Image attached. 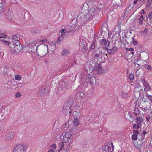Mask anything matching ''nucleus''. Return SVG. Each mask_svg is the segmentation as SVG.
<instances>
[{"instance_id":"nucleus-62","label":"nucleus","mask_w":152,"mask_h":152,"mask_svg":"<svg viewBox=\"0 0 152 152\" xmlns=\"http://www.w3.org/2000/svg\"><path fill=\"white\" fill-rule=\"evenodd\" d=\"M137 124H134L133 126V127H132L134 129H135L137 128Z\"/></svg>"},{"instance_id":"nucleus-57","label":"nucleus","mask_w":152,"mask_h":152,"mask_svg":"<svg viewBox=\"0 0 152 152\" xmlns=\"http://www.w3.org/2000/svg\"><path fill=\"white\" fill-rule=\"evenodd\" d=\"M145 67L146 69L149 70H150L151 69V67L149 65H146L145 66Z\"/></svg>"},{"instance_id":"nucleus-35","label":"nucleus","mask_w":152,"mask_h":152,"mask_svg":"<svg viewBox=\"0 0 152 152\" xmlns=\"http://www.w3.org/2000/svg\"><path fill=\"white\" fill-rule=\"evenodd\" d=\"M63 37L61 36V37H59L58 39H57V42H55L54 43V45H56V44H55L56 43H57L58 44H59L61 40H63Z\"/></svg>"},{"instance_id":"nucleus-60","label":"nucleus","mask_w":152,"mask_h":152,"mask_svg":"<svg viewBox=\"0 0 152 152\" xmlns=\"http://www.w3.org/2000/svg\"><path fill=\"white\" fill-rule=\"evenodd\" d=\"M5 36L2 33H0V38H4Z\"/></svg>"},{"instance_id":"nucleus-48","label":"nucleus","mask_w":152,"mask_h":152,"mask_svg":"<svg viewBox=\"0 0 152 152\" xmlns=\"http://www.w3.org/2000/svg\"><path fill=\"white\" fill-rule=\"evenodd\" d=\"M146 97H148L151 101H152V96L149 95L148 94H146Z\"/></svg>"},{"instance_id":"nucleus-33","label":"nucleus","mask_w":152,"mask_h":152,"mask_svg":"<svg viewBox=\"0 0 152 152\" xmlns=\"http://www.w3.org/2000/svg\"><path fill=\"white\" fill-rule=\"evenodd\" d=\"M15 80L18 81L20 80L21 79V77L20 75L18 74L15 75Z\"/></svg>"},{"instance_id":"nucleus-47","label":"nucleus","mask_w":152,"mask_h":152,"mask_svg":"<svg viewBox=\"0 0 152 152\" xmlns=\"http://www.w3.org/2000/svg\"><path fill=\"white\" fill-rule=\"evenodd\" d=\"M8 71L7 70L6 71H5V70H4L3 71V75L5 76L8 75Z\"/></svg>"},{"instance_id":"nucleus-27","label":"nucleus","mask_w":152,"mask_h":152,"mask_svg":"<svg viewBox=\"0 0 152 152\" xmlns=\"http://www.w3.org/2000/svg\"><path fill=\"white\" fill-rule=\"evenodd\" d=\"M30 32L33 34L38 33L39 32V30L37 28H33L31 30Z\"/></svg>"},{"instance_id":"nucleus-59","label":"nucleus","mask_w":152,"mask_h":152,"mask_svg":"<svg viewBox=\"0 0 152 152\" xmlns=\"http://www.w3.org/2000/svg\"><path fill=\"white\" fill-rule=\"evenodd\" d=\"M132 42L134 44V43H135V44L137 43V42L136 40H135L134 39V37L132 38Z\"/></svg>"},{"instance_id":"nucleus-64","label":"nucleus","mask_w":152,"mask_h":152,"mask_svg":"<svg viewBox=\"0 0 152 152\" xmlns=\"http://www.w3.org/2000/svg\"><path fill=\"white\" fill-rule=\"evenodd\" d=\"M139 138H138V140H140V141H143V140H144L143 139H142V137L140 136H139Z\"/></svg>"},{"instance_id":"nucleus-49","label":"nucleus","mask_w":152,"mask_h":152,"mask_svg":"<svg viewBox=\"0 0 152 152\" xmlns=\"http://www.w3.org/2000/svg\"><path fill=\"white\" fill-rule=\"evenodd\" d=\"M107 152H109L110 151H112L111 150V147L110 146H109L108 145H107Z\"/></svg>"},{"instance_id":"nucleus-8","label":"nucleus","mask_w":152,"mask_h":152,"mask_svg":"<svg viewBox=\"0 0 152 152\" xmlns=\"http://www.w3.org/2000/svg\"><path fill=\"white\" fill-rule=\"evenodd\" d=\"M92 70L93 71L97 72L98 74L99 75H101L104 72V70L102 67L101 64H95Z\"/></svg>"},{"instance_id":"nucleus-58","label":"nucleus","mask_w":152,"mask_h":152,"mask_svg":"<svg viewBox=\"0 0 152 152\" xmlns=\"http://www.w3.org/2000/svg\"><path fill=\"white\" fill-rule=\"evenodd\" d=\"M133 133H135V134H139V130H134L133 131Z\"/></svg>"},{"instance_id":"nucleus-1","label":"nucleus","mask_w":152,"mask_h":152,"mask_svg":"<svg viewBox=\"0 0 152 152\" xmlns=\"http://www.w3.org/2000/svg\"><path fill=\"white\" fill-rule=\"evenodd\" d=\"M93 17L87 13L86 15H84L83 13H80L77 16V19L80 23L81 26H84L87 23L90 21Z\"/></svg>"},{"instance_id":"nucleus-41","label":"nucleus","mask_w":152,"mask_h":152,"mask_svg":"<svg viewBox=\"0 0 152 152\" xmlns=\"http://www.w3.org/2000/svg\"><path fill=\"white\" fill-rule=\"evenodd\" d=\"M38 94L41 97H44L46 95L44 93L41 91V92L39 93Z\"/></svg>"},{"instance_id":"nucleus-28","label":"nucleus","mask_w":152,"mask_h":152,"mask_svg":"<svg viewBox=\"0 0 152 152\" xmlns=\"http://www.w3.org/2000/svg\"><path fill=\"white\" fill-rule=\"evenodd\" d=\"M134 112L133 113L136 116H137V112H139V113L138 115H139L140 113V111L139 110L138 108H135L133 110Z\"/></svg>"},{"instance_id":"nucleus-3","label":"nucleus","mask_w":152,"mask_h":152,"mask_svg":"<svg viewBox=\"0 0 152 152\" xmlns=\"http://www.w3.org/2000/svg\"><path fill=\"white\" fill-rule=\"evenodd\" d=\"M72 134V133L71 132V131L70 130L65 134L63 137L62 141L61 142H60L59 144L60 149L58 151V152H59L63 148L64 146V142L67 143L69 142V140L71 138Z\"/></svg>"},{"instance_id":"nucleus-63","label":"nucleus","mask_w":152,"mask_h":152,"mask_svg":"<svg viewBox=\"0 0 152 152\" xmlns=\"http://www.w3.org/2000/svg\"><path fill=\"white\" fill-rule=\"evenodd\" d=\"M148 31V29L147 28H145L144 30L143 31H141V33H146Z\"/></svg>"},{"instance_id":"nucleus-15","label":"nucleus","mask_w":152,"mask_h":152,"mask_svg":"<svg viewBox=\"0 0 152 152\" xmlns=\"http://www.w3.org/2000/svg\"><path fill=\"white\" fill-rule=\"evenodd\" d=\"M72 107L71 103L69 101H67L66 102H65L64 105L63 107L66 108V109L68 110H70Z\"/></svg>"},{"instance_id":"nucleus-2","label":"nucleus","mask_w":152,"mask_h":152,"mask_svg":"<svg viewBox=\"0 0 152 152\" xmlns=\"http://www.w3.org/2000/svg\"><path fill=\"white\" fill-rule=\"evenodd\" d=\"M29 48L31 49V51L33 53L36 52V53L39 55V53L38 52V50H39V51H40L43 48L44 46H46L48 48V46L44 44L41 45H38L37 46H36L35 42H29Z\"/></svg>"},{"instance_id":"nucleus-43","label":"nucleus","mask_w":152,"mask_h":152,"mask_svg":"<svg viewBox=\"0 0 152 152\" xmlns=\"http://www.w3.org/2000/svg\"><path fill=\"white\" fill-rule=\"evenodd\" d=\"M129 79L130 80H134V75L132 74H130L129 75Z\"/></svg>"},{"instance_id":"nucleus-51","label":"nucleus","mask_w":152,"mask_h":152,"mask_svg":"<svg viewBox=\"0 0 152 152\" xmlns=\"http://www.w3.org/2000/svg\"><path fill=\"white\" fill-rule=\"evenodd\" d=\"M106 49L104 48V47L102 49V50H104V58L105 55H106V54L107 53V51L106 50Z\"/></svg>"},{"instance_id":"nucleus-18","label":"nucleus","mask_w":152,"mask_h":152,"mask_svg":"<svg viewBox=\"0 0 152 152\" xmlns=\"http://www.w3.org/2000/svg\"><path fill=\"white\" fill-rule=\"evenodd\" d=\"M12 13L11 11L9 9L7 11V12L5 13V15L6 16L8 20H10L11 19V16Z\"/></svg>"},{"instance_id":"nucleus-19","label":"nucleus","mask_w":152,"mask_h":152,"mask_svg":"<svg viewBox=\"0 0 152 152\" xmlns=\"http://www.w3.org/2000/svg\"><path fill=\"white\" fill-rule=\"evenodd\" d=\"M48 88V86H46L45 87L42 88L41 91H43L44 93L46 95H47L49 92V90Z\"/></svg>"},{"instance_id":"nucleus-46","label":"nucleus","mask_w":152,"mask_h":152,"mask_svg":"<svg viewBox=\"0 0 152 152\" xmlns=\"http://www.w3.org/2000/svg\"><path fill=\"white\" fill-rule=\"evenodd\" d=\"M118 7H119L118 4L117 3H115L113 5V8L115 9H117ZM120 7H121L120 6Z\"/></svg>"},{"instance_id":"nucleus-56","label":"nucleus","mask_w":152,"mask_h":152,"mask_svg":"<svg viewBox=\"0 0 152 152\" xmlns=\"http://www.w3.org/2000/svg\"><path fill=\"white\" fill-rule=\"evenodd\" d=\"M71 31H67L66 32H64L63 33H62L61 34V36L62 37L63 35H67V33L68 32V33H69Z\"/></svg>"},{"instance_id":"nucleus-61","label":"nucleus","mask_w":152,"mask_h":152,"mask_svg":"<svg viewBox=\"0 0 152 152\" xmlns=\"http://www.w3.org/2000/svg\"><path fill=\"white\" fill-rule=\"evenodd\" d=\"M145 135L142 134H140L139 135V136H140L141 137H142V139H143V140L145 139Z\"/></svg>"},{"instance_id":"nucleus-44","label":"nucleus","mask_w":152,"mask_h":152,"mask_svg":"<svg viewBox=\"0 0 152 152\" xmlns=\"http://www.w3.org/2000/svg\"><path fill=\"white\" fill-rule=\"evenodd\" d=\"M148 18L149 20H152V12L149 13L148 15Z\"/></svg>"},{"instance_id":"nucleus-22","label":"nucleus","mask_w":152,"mask_h":152,"mask_svg":"<svg viewBox=\"0 0 152 152\" xmlns=\"http://www.w3.org/2000/svg\"><path fill=\"white\" fill-rule=\"evenodd\" d=\"M143 121V120L142 118L140 117V116H138L135 119V122L137 124H140V125H141Z\"/></svg>"},{"instance_id":"nucleus-21","label":"nucleus","mask_w":152,"mask_h":152,"mask_svg":"<svg viewBox=\"0 0 152 152\" xmlns=\"http://www.w3.org/2000/svg\"><path fill=\"white\" fill-rule=\"evenodd\" d=\"M108 40H106V39H100L99 42L101 45H105V46H107Z\"/></svg>"},{"instance_id":"nucleus-23","label":"nucleus","mask_w":152,"mask_h":152,"mask_svg":"<svg viewBox=\"0 0 152 152\" xmlns=\"http://www.w3.org/2000/svg\"><path fill=\"white\" fill-rule=\"evenodd\" d=\"M70 52L69 49H64L62 51L61 54L63 56H67L69 53Z\"/></svg>"},{"instance_id":"nucleus-10","label":"nucleus","mask_w":152,"mask_h":152,"mask_svg":"<svg viewBox=\"0 0 152 152\" xmlns=\"http://www.w3.org/2000/svg\"><path fill=\"white\" fill-rule=\"evenodd\" d=\"M145 141L138 140L137 143L134 144V146L137 149H139L140 151H141V149L144 148L145 145Z\"/></svg>"},{"instance_id":"nucleus-38","label":"nucleus","mask_w":152,"mask_h":152,"mask_svg":"<svg viewBox=\"0 0 152 152\" xmlns=\"http://www.w3.org/2000/svg\"><path fill=\"white\" fill-rule=\"evenodd\" d=\"M132 140H136L137 139V135L135 134H133L132 136Z\"/></svg>"},{"instance_id":"nucleus-12","label":"nucleus","mask_w":152,"mask_h":152,"mask_svg":"<svg viewBox=\"0 0 152 152\" xmlns=\"http://www.w3.org/2000/svg\"><path fill=\"white\" fill-rule=\"evenodd\" d=\"M104 50H102V49L99 51H96V52H95V56L96 58L102 59L103 58H104Z\"/></svg>"},{"instance_id":"nucleus-53","label":"nucleus","mask_w":152,"mask_h":152,"mask_svg":"<svg viewBox=\"0 0 152 152\" xmlns=\"http://www.w3.org/2000/svg\"><path fill=\"white\" fill-rule=\"evenodd\" d=\"M138 20L139 21V24L140 25H141L143 23V21H142V20L140 18H139L138 19Z\"/></svg>"},{"instance_id":"nucleus-5","label":"nucleus","mask_w":152,"mask_h":152,"mask_svg":"<svg viewBox=\"0 0 152 152\" xmlns=\"http://www.w3.org/2000/svg\"><path fill=\"white\" fill-rule=\"evenodd\" d=\"M88 7V14L90 15L93 17L95 15V14L96 12V5H93L92 1H87L86 4Z\"/></svg>"},{"instance_id":"nucleus-25","label":"nucleus","mask_w":152,"mask_h":152,"mask_svg":"<svg viewBox=\"0 0 152 152\" xmlns=\"http://www.w3.org/2000/svg\"><path fill=\"white\" fill-rule=\"evenodd\" d=\"M138 70H137V71ZM143 71L142 70L141 72H137V71L136 72V77L138 78V77H142V73H143Z\"/></svg>"},{"instance_id":"nucleus-16","label":"nucleus","mask_w":152,"mask_h":152,"mask_svg":"<svg viewBox=\"0 0 152 152\" xmlns=\"http://www.w3.org/2000/svg\"><path fill=\"white\" fill-rule=\"evenodd\" d=\"M137 88H135L134 91V96L135 98L136 99H138L140 97V90H142V89H140V90H138V91L136 90L137 89Z\"/></svg>"},{"instance_id":"nucleus-26","label":"nucleus","mask_w":152,"mask_h":152,"mask_svg":"<svg viewBox=\"0 0 152 152\" xmlns=\"http://www.w3.org/2000/svg\"><path fill=\"white\" fill-rule=\"evenodd\" d=\"M79 123V122L78 119L77 118H75L73 121V124L74 125L76 126H77Z\"/></svg>"},{"instance_id":"nucleus-29","label":"nucleus","mask_w":152,"mask_h":152,"mask_svg":"<svg viewBox=\"0 0 152 152\" xmlns=\"http://www.w3.org/2000/svg\"><path fill=\"white\" fill-rule=\"evenodd\" d=\"M152 4V0H147L146 3V8H147Z\"/></svg>"},{"instance_id":"nucleus-20","label":"nucleus","mask_w":152,"mask_h":152,"mask_svg":"<svg viewBox=\"0 0 152 152\" xmlns=\"http://www.w3.org/2000/svg\"><path fill=\"white\" fill-rule=\"evenodd\" d=\"M88 118L93 123L94 122L96 121L95 115H89L88 116Z\"/></svg>"},{"instance_id":"nucleus-40","label":"nucleus","mask_w":152,"mask_h":152,"mask_svg":"<svg viewBox=\"0 0 152 152\" xmlns=\"http://www.w3.org/2000/svg\"><path fill=\"white\" fill-rule=\"evenodd\" d=\"M77 91L76 92V94H77V97H78V96L80 97H82L84 95V94H83V93H81L80 92H79V91L77 93Z\"/></svg>"},{"instance_id":"nucleus-54","label":"nucleus","mask_w":152,"mask_h":152,"mask_svg":"<svg viewBox=\"0 0 152 152\" xmlns=\"http://www.w3.org/2000/svg\"><path fill=\"white\" fill-rule=\"evenodd\" d=\"M16 97H20L21 96V94L19 92H17L15 94Z\"/></svg>"},{"instance_id":"nucleus-9","label":"nucleus","mask_w":152,"mask_h":152,"mask_svg":"<svg viewBox=\"0 0 152 152\" xmlns=\"http://www.w3.org/2000/svg\"><path fill=\"white\" fill-rule=\"evenodd\" d=\"M61 91L63 92H66L68 89L69 84L67 82L63 81L60 83Z\"/></svg>"},{"instance_id":"nucleus-52","label":"nucleus","mask_w":152,"mask_h":152,"mask_svg":"<svg viewBox=\"0 0 152 152\" xmlns=\"http://www.w3.org/2000/svg\"><path fill=\"white\" fill-rule=\"evenodd\" d=\"M141 80L142 81V83L143 84V85H144L147 83H148L146 81H145V80L144 79H142V78H140Z\"/></svg>"},{"instance_id":"nucleus-30","label":"nucleus","mask_w":152,"mask_h":152,"mask_svg":"<svg viewBox=\"0 0 152 152\" xmlns=\"http://www.w3.org/2000/svg\"><path fill=\"white\" fill-rule=\"evenodd\" d=\"M62 112L64 113V114L66 115L69 112V113H70V110H68L66 109V108H65V107H63L62 109Z\"/></svg>"},{"instance_id":"nucleus-37","label":"nucleus","mask_w":152,"mask_h":152,"mask_svg":"<svg viewBox=\"0 0 152 152\" xmlns=\"http://www.w3.org/2000/svg\"><path fill=\"white\" fill-rule=\"evenodd\" d=\"M143 86L145 87L144 91H145V90L148 91L150 90L149 85L148 83H147Z\"/></svg>"},{"instance_id":"nucleus-45","label":"nucleus","mask_w":152,"mask_h":152,"mask_svg":"<svg viewBox=\"0 0 152 152\" xmlns=\"http://www.w3.org/2000/svg\"><path fill=\"white\" fill-rule=\"evenodd\" d=\"M125 50L127 51H130L131 52H133L134 51V49L132 48H126Z\"/></svg>"},{"instance_id":"nucleus-11","label":"nucleus","mask_w":152,"mask_h":152,"mask_svg":"<svg viewBox=\"0 0 152 152\" xmlns=\"http://www.w3.org/2000/svg\"><path fill=\"white\" fill-rule=\"evenodd\" d=\"M80 50L82 53H85L88 50L87 44L86 42H84L82 41L81 43H80Z\"/></svg>"},{"instance_id":"nucleus-6","label":"nucleus","mask_w":152,"mask_h":152,"mask_svg":"<svg viewBox=\"0 0 152 152\" xmlns=\"http://www.w3.org/2000/svg\"><path fill=\"white\" fill-rule=\"evenodd\" d=\"M110 43L109 41H108L107 46H105L104 48L107 50V53L110 55L114 54L116 53L118 50L117 47L114 46L112 48H110V47H109Z\"/></svg>"},{"instance_id":"nucleus-31","label":"nucleus","mask_w":152,"mask_h":152,"mask_svg":"<svg viewBox=\"0 0 152 152\" xmlns=\"http://www.w3.org/2000/svg\"><path fill=\"white\" fill-rule=\"evenodd\" d=\"M121 96L124 98H127L128 96V95L127 93H125L122 92L121 94Z\"/></svg>"},{"instance_id":"nucleus-14","label":"nucleus","mask_w":152,"mask_h":152,"mask_svg":"<svg viewBox=\"0 0 152 152\" xmlns=\"http://www.w3.org/2000/svg\"><path fill=\"white\" fill-rule=\"evenodd\" d=\"M87 80H88V82L89 83V84L91 85H93L94 82H96V79L94 77H88V78H86L85 79V81H86Z\"/></svg>"},{"instance_id":"nucleus-32","label":"nucleus","mask_w":152,"mask_h":152,"mask_svg":"<svg viewBox=\"0 0 152 152\" xmlns=\"http://www.w3.org/2000/svg\"><path fill=\"white\" fill-rule=\"evenodd\" d=\"M6 5V3L2 1L0 2V9L2 10L4 8L5 6Z\"/></svg>"},{"instance_id":"nucleus-13","label":"nucleus","mask_w":152,"mask_h":152,"mask_svg":"<svg viewBox=\"0 0 152 152\" xmlns=\"http://www.w3.org/2000/svg\"><path fill=\"white\" fill-rule=\"evenodd\" d=\"M14 136V133L12 131L8 133L5 136V139L6 141H9L12 139Z\"/></svg>"},{"instance_id":"nucleus-42","label":"nucleus","mask_w":152,"mask_h":152,"mask_svg":"<svg viewBox=\"0 0 152 152\" xmlns=\"http://www.w3.org/2000/svg\"><path fill=\"white\" fill-rule=\"evenodd\" d=\"M88 82V80H87L86 81H85V80L83 81V86H84L85 87H87L88 86V85H87Z\"/></svg>"},{"instance_id":"nucleus-4","label":"nucleus","mask_w":152,"mask_h":152,"mask_svg":"<svg viewBox=\"0 0 152 152\" xmlns=\"http://www.w3.org/2000/svg\"><path fill=\"white\" fill-rule=\"evenodd\" d=\"M23 46L20 44L19 41H10V47L11 50H14L15 52L18 53L23 50Z\"/></svg>"},{"instance_id":"nucleus-34","label":"nucleus","mask_w":152,"mask_h":152,"mask_svg":"<svg viewBox=\"0 0 152 152\" xmlns=\"http://www.w3.org/2000/svg\"><path fill=\"white\" fill-rule=\"evenodd\" d=\"M95 42L94 41L93 42L91 45L90 48L89 49V51H91L94 49L95 48Z\"/></svg>"},{"instance_id":"nucleus-36","label":"nucleus","mask_w":152,"mask_h":152,"mask_svg":"<svg viewBox=\"0 0 152 152\" xmlns=\"http://www.w3.org/2000/svg\"><path fill=\"white\" fill-rule=\"evenodd\" d=\"M2 43L5 44V45H8L10 44V42L9 41H6L4 40H1Z\"/></svg>"},{"instance_id":"nucleus-7","label":"nucleus","mask_w":152,"mask_h":152,"mask_svg":"<svg viewBox=\"0 0 152 152\" xmlns=\"http://www.w3.org/2000/svg\"><path fill=\"white\" fill-rule=\"evenodd\" d=\"M27 148L26 146L19 144L14 147L13 151V152H26Z\"/></svg>"},{"instance_id":"nucleus-39","label":"nucleus","mask_w":152,"mask_h":152,"mask_svg":"<svg viewBox=\"0 0 152 152\" xmlns=\"http://www.w3.org/2000/svg\"><path fill=\"white\" fill-rule=\"evenodd\" d=\"M76 61L75 59H74L73 61L72 62V63H70V65H69L68 66V68H67V69L69 67H71V66H74L75 64H76Z\"/></svg>"},{"instance_id":"nucleus-17","label":"nucleus","mask_w":152,"mask_h":152,"mask_svg":"<svg viewBox=\"0 0 152 152\" xmlns=\"http://www.w3.org/2000/svg\"><path fill=\"white\" fill-rule=\"evenodd\" d=\"M20 36L19 34H16L15 35H13L12 36V41H13V40H14V42L19 41L20 39Z\"/></svg>"},{"instance_id":"nucleus-24","label":"nucleus","mask_w":152,"mask_h":152,"mask_svg":"<svg viewBox=\"0 0 152 152\" xmlns=\"http://www.w3.org/2000/svg\"><path fill=\"white\" fill-rule=\"evenodd\" d=\"M79 78L80 79V80L79 81V83H83L84 80H85V77H84V75L83 76L82 75V74H80V75L79 76Z\"/></svg>"},{"instance_id":"nucleus-55","label":"nucleus","mask_w":152,"mask_h":152,"mask_svg":"<svg viewBox=\"0 0 152 152\" xmlns=\"http://www.w3.org/2000/svg\"><path fill=\"white\" fill-rule=\"evenodd\" d=\"M145 0H139V2L140 4H144L145 2Z\"/></svg>"},{"instance_id":"nucleus-50","label":"nucleus","mask_w":152,"mask_h":152,"mask_svg":"<svg viewBox=\"0 0 152 152\" xmlns=\"http://www.w3.org/2000/svg\"><path fill=\"white\" fill-rule=\"evenodd\" d=\"M50 147H52V148H54V150H56V144H53Z\"/></svg>"}]
</instances>
